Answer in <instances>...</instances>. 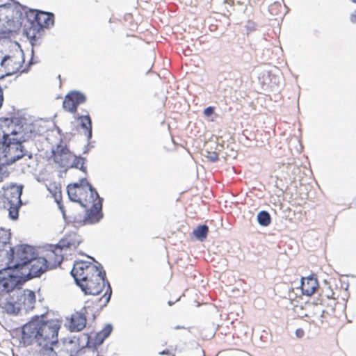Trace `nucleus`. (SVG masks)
Returning <instances> with one entry per match:
<instances>
[{
    "label": "nucleus",
    "mask_w": 356,
    "mask_h": 356,
    "mask_svg": "<svg viewBox=\"0 0 356 356\" xmlns=\"http://www.w3.org/2000/svg\"><path fill=\"white\" fill-rule=\"evenodd\" d=\"M60 328L57 319L44 321L38 316L26 323L22 329V339L31 343L35 340L40 347L41 356H72L64 344L58 343V334Z\"/></svg>",
    "instance_id": "obj_1"
},
{
    "label": "nucleus",
    "mask_w": 356,
    "mask_h": 356,
    "mask_svg": "<svg viewBox=\"0 0 356 356\" xmlns=\"http://www.w3.org/2000/svg\"><path fill=\"white\" fill-rule=\"evenodd\" d=\"M27 124L18 118H0V172H9L7 165L24 155L22 143L27 135Z\"/></svg>",
    "instance_id": "obj_2"
},
{
    "label": "nucleus",
    "mask_w": 356,
    "mask_h": 356,
    "mask_svg": "<svg viewBox=\"0 0 356 356\" xmlns=\"http://www.w3.org/2000/svg\"><path fill=\"white\" fill-rule=\"evenodd\" d=\"M35 248L29 245H17L6 250V266L0 270V274L9 271L15 276L19 275L30 259L34 257Z\"/></svg>",
    "instance_id": "obj_3"
},
{
    "label": "nucleus",
    "mask_w": 356,
    "mask_h": 356,
    "mask_svg": "<svg viewBox=\"0 0 356 356\" xmlns=\"http://www.w3.org/2000/svg\"><path fill=\"white\" fill-rule=\"evenodd\" d=\"M67 193L72 202H77L83 207L90 205L92 201L99 196L86 178L68 184Z\"/></svg>",
    "instance_id": "obj_4"
},
{
    "label": "nucleus",
    "mask_w": 356,
    "mask_h": 356,
    "mask_svg": "<svg viewBox=\"0 0 356 356\" xmlns=\"http://www.w3.org/2000/svg\"><path fill=\"white\" fill-rule=\"evenodd\" d=\"M22 186L10 185L2 188L1 200L3 208L8 211L9 217L16 220L19 216V209L22 202L21 195L22 193Z\"/></svg>",
    "instance_id": "obj_5"
},
{
    "label": "nucleus",
    "mask_w": 356,
    "mask_h": 356,
    "mask_svg": "<svg viewBox=\"0 0 356 356\" xmlns=\"http://www.w3.org/2000/svg\"><path fill=\"white\" fill-rule=\"evenodd\" d=\"M28 17L32 26L26 34L31 40H35L41 35L43 28L53 26L54 23V15L50 13L33 10L29 13Z\"/></svg>",
    "instance_id": "obj_6"
},
{
    "label": "nucleus",
    "mask_w": 356,
    "mask_h": 356,
    "mask_svg": "<svg viewBox=\"0 0 356 356\" xmlns=\"http://www.w3.org/2000/svg\"><path fill=\"white\" fill-rule=\"evenodd\" d=\"M48 268L49 266L47 264V261L44 257H38L37 252L35 250L34 257L30 259V261L28 262L27 265L22 268L23 270L21 271L19 275L17 276L19 282L22 284L28 280L40 276Z\"/></svg>",
    "instance_id": "obj_7"
},
{
    "label": "nucleus",
    "mask_w": 356,
    "mask_h": 356,
    "mask_svg": "<svg viewBox=\"0 0 356 356\" xmlns=\"http://www.w3.org/2000/svg\"><path fill=\"white\" fill-rule=\"evenodd\" d=\"M102 268L98 267L95 264L86 261H75L71 270V274L74 278L77 285H81L87 280L101 273Z\"/></svg>",
    "instance_id": "obj_8"
},
{
    "label": "nucleus",
    "mask_w": 356,
    "mask_h": 356,
    "mask_svg": "<svg viewBox=\"0 0 356 356\" xmlns=\"http://www.w3.org/2000/svg\"><path fill=\"white\" fill-rule=\"evenodd\" d=\"M24 61L23 54L21 51H16L12 54L6 56L1 62L4 74H0V79L5 75L10 76L20 71L22 72Z\"/></svg>",
    "instance_id": "obj_9"
},
{
    "label": "nucleus",
    "mask_w": 356,
    "mask_h": 356,
    "mask_svg": "<svg viewBox=\"0 0 356 356\" xmlns=\"http://www.w3.org/2000/svg\"><path fill=\"white\" fill-rule=\"evenodd\" d=\"M105 276L106 273L102 270L101 273H98L96 276L87 280L79 286L86 294L97 296L102 293L105 287Z\"/></svg>",
    "instance_id": "obj_10"
},
{
    "label": "nucleus",
    "mask_w": 356,
    "mask_h": 356,
    "mask_svg": "<svg viewBox=\"0 0 356 356\" xmlns=\"http://www.w3.org/2000/svg\"><path fill=\"white\" fill-rule=\"evenodd\" d=\"M52 157L55 163L63 168H70L72 159H76V155L66 145H58L56 150L53 151Z\"/></svg>",
    "instance_id": "obj_11"
},
{
    "label": "nucleus",
    "mask_w": 356,
    "mask_h": 356,
    "mask_svg": "<svg viewBox=\"0 0 356 356\" xmlns=\"http://www.w3.org/2000/svg\"><path fill=\"white\" fill-rule=\"evenodd\" d=\"M102 202L103 199L99 196L92 201L90 205L87 206L86 208H88V209L83 220V225L93 224L100 220L102 217Z\"/></svg>",
    "instance_id": "obj_12"
},
{
    "label": "nucleus",
    "mask_w": 356,
    "mask_h": 356,
    "mask_svg": "<svg viewBox=\"0 0 356 356\" xmlns=\"http://www.w3.org/2000/svg\"><path fill=\"white\" fill-rule=\"evenodd\" d=\"M86 101V97L84 94L79 91H72L65 95L63 107L65 111L75 113L78 106L83 104Z\"/></svg>",
    "instance_id": "obj_13"
},
{
    "label": "nucleus",
    "mask_w": 356,
    "mask_h": 356,
    "mask_svg": "<svg viewBox=\"0 0 356 356\" xmlns=\"http://www.w3.org/2000/svg\"><path fill=\"white\" fill-rule=\"evenodd\" d=\"M15 293L17 302H19L20 310L23 309L28 312L34 307L35 295L33 291L30 290L22 291L18 289L15 290Z\"/></svg>",
    "instance_id": "obj_14"
},
{
    "label": "nucleus",
    "mask_w": 356,
    "mask_h": 356,
    "mask_svg": "<svg viewBox=\"0 0 356 356\" xmlns=\"http://www.w3.org/2000/svg\"><path fill=\"white\" fill-rule=\"evenodd\" d=\"M3 272L2 274H4ZM7 276L0 277V298L3 296L6 293H10L14 291V289L21 285L17 276H15L9 271L6 273Z\"/></svg>",
    "instance_id": "obj_15"
},
{
    "label": "nucleus",
    "mask_w": 356,
    "mask_h": 356,
    "mask_svg": "<svg viewBox=\"0 0 356 356\" xmlns=\"http://www.w3.org/2000/svg\"><path fill=\"white\" fill-rule=\"evenodd\" d=\"M0 307L6 313L17 314L20 311L19 302H17L15 291L10 293H6L0 298Z\"/></svg>",
    "instance_id": "obj_16"
},
{
    "label": "nucleus",
    "mask_w": 356,
    "mask_h": 356,
    "mask_svg": "<svg viewBox=\"0 0 356 356\" xmlns=\"http://www.w3.org/2000/svg\"><path fill=\"white\" fill-rule=\"evenodd\" d=\"M63 250L62 248L58 244L47 251L44 259L47 261L49 267L60 264L63 259Z\"/></svg>",
    "instance_id": "obj_17"
},
{
    "label": "nucleus",
    "mask_w": 356,
    "mask_h": 356,
    "mask_svg": "<svg viewBox=\"0 0 356 356\" xmlns=\"http://www.w3.org/2000/svg\"><path fill=\"white\" fill-rule=\"evenodd\" d=\"M319 284L316 277L314 275L301 280V290L303 295L311 296L318 289Z\"/></svg>",
    "instance_id": "obj_18"
},
{
    "label": "nucleus",
    "mask_w": 356,
    "mask_h": 356,
    "mask_svg": "<svg viewBox=\"0 0 356 356\" xmlns=\"http://www.w3.org/2000/svg\"><path fill=\"white\" fill-rule=\"evenodd\" d=\"M81 236L74 232L65 234L59 241L58 245L62 249L76 248L81 243Z\"/></svg>",
    "instance_id": "obj_19"
},
{
    "label": "nucleus",
    "mask_w": 356,
    "mask_h": 356,
    "mask_svg": "<svg viewBox=\"0 0 356 356\" xmlns=\"http://www.w3.org/2000/svg\"><path fill=\"white\" fill-rule=\"evenodd\" d=\"M86 325V318L83 314H77L72 316L70 327L72 331H81Z\"/></svg>",
    "instance_id": "obj_20"
},
{
    "label": "nucleus",
    "mask_w": 356,
    "mask_h": 356,
    "mask_svg": "<svg viewBox=\"0 0 356 356\" xmlns=\"http://www.w3.org/2000/svg\"><path fill=\"white\" fill-rule=\"evenodd\" d=\"M113 330L111 325H106L100 332H97L95 337V343L100 345L107 338Z\"/></svg>",
    "instance_id": "obj_21"
},
{
    "label": "nucleus",
    "mask_w": 356,
    "mask_h": 356,
    "mask_svg": "<svg viewBox=\"0 0 356 356\" xmlns=\"http://www.w3.org/2000/svg\"><path fill=\"white\" fill-rule=\"evenodd\" d=\"M48 190L52 194L53 197L54 198L55 201L58 203L59 207L62 209L60 206V202L62 199L60 186L55 182L50 183L48 186Z\"/></svg>",
    "instance_id": "obj_22"
},
{
    "label": "nucleus",
    "mask_w": 356,
    "mask_h": 356,
    "mask_svg": "<svg viewBox=\"0 0 356 356\" xmlns=\"http://www.w3.org/2000/svg\"><path fill=\"white\" fill-rule=\"evenodd\" d=\"M78 121L82 129H85L89 137L92 135V122L88 115H81L78 118Z\"/></svg>",
    "instance_id": "obj_23"
},
{
    "label": "nucleus",
    "mask_w": 356,
    "mask_h": 356,
    "mask_svg": "<svg viewBox=\"0 0 356 356\" xmlns=\"http://www.w3.org/2000/svg\"><path fill=\"white\" fill-rule=\"evenodd\" d=\"M209 233V227L207 225H199L193 232L194 236L198 240L203 241L206 239Z\"/></svg>",
    "instance_id": "obj_24"
},
{
    "label": "nucleus",
    "mask_w": 356,
    "mask_h": 356,
    "mask_svg": "<svg viewBox=\"0 0 356 356\" xmlns=\"http://www.w3.org/2000/svg\"><path fill=\"white\" fill-rule=\"evenodd\" d=\"M102 300V298H97L96 300L92 301L90 300H87L85 302V305L83 307V311L86 314H89L90 313H93V309H97L99 305V302Z\"/></svg>",
    "instance_id": "obj_25"
},
{
    "label": "nucleus",
    "mask_w": 356,
    "mask_h": 356,
    "mask_svg": "<svg viewBox=\"0 0 356 356\" xmlns=\"http://www.w3.org/2000/svg\"><path fill=\"white\" fill-rule=\"evenodd\" d=\"M257 220L261 225L268 226L271 221L270 216L266 211H260L257 215Z\"/></svg>",
    "instance_id": "obj_26"
},
{
    "label": "nucleus",
    "mask_w": 356,
    "mask_h": 356,
    "mask_svg": "<svg viewBox=\"0 0 356 356\" xmlns=\"http://www.w3.org/2000/svg\"><path fill=\"white\" fill-rule=\"evenodd\" d=\"M350 8L353 12L350 14V19L351 22L356 24V0H352Z\"/></svg>",
    "instance_id": "obj_27"
},
{
    "label": "nucleus",
    "mask_w": 356,
    "mask_h": 356,
    "mask_svg": "<svg viewBox=\"0 0 356 356\" xmlns=\"http://www.w3.org/2000/svg\"><path fill=\"white\" fill-rule=\"evenodd\" d=\"M76 159H72V165H70V168H79V165H83V162L82 161V159L79 157V156H76Z\"/></svg>",
    "instance_id": "obj_28"
},
{
    "label": "nucleus",
    "mask_w": 356,
    "mask_h": 356,
    "mask_svg": "<svg viewBox=\"0 0 356 356\" xmlns=\"http://www.w3.org/2000/svg\"><path fill=\"white\" fill-rule=\"evenodd\" d=\"M111 288L110 286V284L108 282H107V289L104 295V298H105V303H107L110 298H111Z\"/></svg>",
    "instance_id": "obj_29"
},
{
    "label": "nucleus",
    "mask_w": 356,
    "mask_h": 356,
    "mask_svg": "<svg viewBox=\"0 0 356 356\" xmlns=\"http://www.w3.org/2000/svg\"><path fill=\"white\" fill-rule=\"evenodd\" d=\"M208 153H209V154L207 155L206 156L209 159V161L214 162V161H216L218 160L219 156H218V153H216L215 152H212V153H209V152H208Z\"/></svg>",
    "instance_id": "obj_30"
},
{
    "label": "nucleus",
    "mask_w": 356,
    "mask_h": 356,
    "mask_svg": "<svg viewBox=\"0 0 356 356\" xmlns=\"http://www.w3.org/2000/svg\"><path fill=\"white\" fill-rule=\"evenodd\" d=\"M214 113V108L212 106H209L204 111V114L206 116H211Z\"/></svg>",
    "instance_id": "obj_31"
},
{
    "label": "nucleus",
    "mask_w": 356,
    "mask_h": 356,
    "mask_svg": "<svg viewBox=\"0 0 356 356\" xmlns=\"http://www.w3.org/2000/svg\"><path fill=\"white\" fill-rule=\"evenodd\" d=\"M7 242L0 241V256L6 255V250H3V248L6 246Z\"/></svg>",
    "instance_id": "obj_32"
},
{
    "label": "nucleus",
    "mask_w": 356,
    "mask_h": 356,
    "mask_svg": "<svg viewBox=\"0 0 356 356\" xmlns=\"http://www.w3.org/2000/svg\"><path fill=\"white\" fill-rule=\"evenodd\" d=\"M296 335L298 338H302L305 335V331L302 328H298L296 330Z\"/></svg>",
    "instance_id": "obj_33"
},
{
    "label": "nucleus",
    "mask_w": 356,
    "mask_h": 356,
    "mask_svg": "<svg viewBox=\"0 0 356 356\" xmlns=\"http://www.w3.org/2000/svg\"><path fill=\"white\" fill-rule=\"evenodd\" d=\"M10 175L9 172L3 171V172H0V182H2L5 179L8 178Z\"/></svg>",
    "instance_id": "obj_34"
},
{
    "label": "nucleus",
    "mask_w": 356,
    "mask_h": 356,
    "mask_svg": "<svg viewBox=\"0 0 356 356\" xmlns=\"http://www.w3.org/2000/svg\"><path fill=\"white\" fill-rule=\"evenodd\" d=\"M3 102V92H2V90L0 88V108L2 106Z\"/></svg>",
    "instance_id": "obj_35"
}]
</instances>
